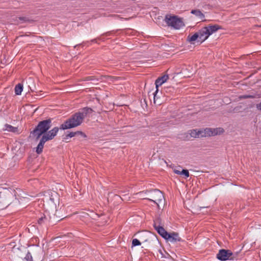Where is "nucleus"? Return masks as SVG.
<instances>
[{"label":"nucleus","mask_w":261,"mask_h":261,"mask_svg":"<svg viewBox=\"0 0 261 261\" xmlns=\"http://www.w3.org/2000/svg\"><path fill=\"white\" fill-rule=\"evenodd\" d=\"M92 110L90 108H84L81 111L75 113L71 118L67 120L61 125V129H66L80 125L88 114Z\"/></svg>","instance_id":"f257e3e1"},{"label":"nucleus","mask_w":261,"mask_h":261,"mask_svg":"<svg viewBox=\"0 0 261 261\" xmlns=\"http://www.w3.org/2000/svg\"><path fill=\"white\" fill-rule=\"evenodd\" d=\"M220 29L218 25H210L204 27L197 33V43L201 44L205 41L210 35Z\"/></svg>","instance_id":"f03ea898"},{"label":"nucleus","mask_w":261,"mask_h":261,"mask_svg":"<svg viewBox=\"0 0 261 261\" xmlns=\"http://www.w3.org/2000/svg\"><path fill=\"white\" fill-rule=\"evenodd\" d=\"M165 20L168 26L176 30L185 26L182 19L175 15H166Z\"/></svg>","instance_id":"7ed1b4c3"},{"label":"nucleus","mask_w":261,"mask_h":261,"mask_svg":"<svg viewBox=\"0 0 261 261\" xmlns=\"http://www.w3.org/2000/svg\"><path fill=\"white\" fill-rule=\"evenodd\" d=\"M51 123V120L50 119L40 121L32 133L37 136V138H39L50 127Z\"/></svg>","instance_id":"20e7f679"},{"label":"nucleus","mask_w":261,"mask_h":261,"mask_svg":"<svg viewBox=\"0 0 261 261\" xmlns=\"http://www.w3.org/2000/svg\"><path fill=\"white\" fill-rule=\"evenodd\" d=\"M224 130L222 127L218 128H206L204 129L199 130L197 132V137H206L220 135L223 133Z\"/></svg>","instance_id":"39448f33"},{"label":"nucleus","mask_w":261,"mask_h":261,"mask_svg":"<svg viewBox=\"0 0 261 261\" xmlns=\"http://www.w3.org/2000/svg\"><path fill=\"white\" fill-rule=\"evenodd\" d=\"M151 199L149 200L155 203L158 206L164 201V195L161 191L159 190H154L151 194Z\"/></svg>","instance_id":"423d86ee"},{"label":"nucleus","mask_w":261,"mask_h":261,"mask_svg":"<svg viewBox=\"0 0 261 261\" xmlns=\"http://www.w3.org/2000/svg\"><path fill=\"white\" fill-rule=\"evenodd\" d=\"M232 252L228 250L221 249L217 254V258L220 260L231 259Z\"/></svg>","instance_id":"0eeeda50"},{"label":"nucleus","mask_w":261,"mask_h":261,"mask_svg":"<svg viewBox=\"0 0 261 261\" xmlns=\"http://www.w3.org/2000/svg\"><path fill=\"white\" fill-rule=\"evenodd\" d=\"M168 79V76L165 75L162 77H159L156 81H155V87H156V91L154 93V102L155 103V98L156 96V94L159 91V87L161 86L163 84H164L165 82L167 81V80Z\"/></svg>","instance_id":"6e6552de"},{"label":"nucleus","mask_w":261,"mask_h":261,"mask_svg":"<svg viewBox=\"0 0 261 261\" xmlns=\"http://www.w3.org/2000/svg\"><path fill=\"white\" fill-rule=\"evenodd\" d=\"M173 172L180 175L182 178H187L189 176V173L188 170L183 169L181 167L178 166L173 169Z\"/></svg>","instance_id":"1a4fd4ad"},{"label":"nucleus","mask_w":261,"mask_h":261,"mask_svg":"<svg viewBox=\"0 0 261 261\" xmlns=\"http://www.w3.org/2000/svg\"><path fill=\"white\" fill-rule=\"evenodd\" d=\"M59 131L57 127L53 128L51 130L43 134L42 137H45L46 141L53 139L57 135Z\"/></svg>","instance_id":"9d476101"},{"label":"nucleus","mask_w":261,"mask_h":261,"mask_svg":"<svg viewBox=\"0 0 261 261\" xmlns=\"http://www.w3.org/2000/svg\"><path fill=\"white\" fill-rule=\"evenodd\" d=\"M205 12L203 10H200L199 9L197 10V23L200 22L205 21L206 20L205 17Z\"/></svg>","instance_id":"9b49d317"},{"label":"nucleus","mask_w":261,"mask_h":261,"mask_svg":"<svg viewBox=\"0 0 261 261\" xmlns=\"http://www.w3.org/2000/svg\"><path fill=\"white\" fill-rule=\"evenodd\" d=\"M154 227L158 232L164 239H166L168 232L165 230V229L159 225H157L155 223L154 225Z\"/></svg>","instance_id":"f8f14e48"},{"label":"nucleus","mask_w":261,"mask_h":261,"mask_svg":"<svg viewBox=\"0 0 261 261\" xmlns=\"http://www.w3.org/2000/svg\"><path fill=\"white\" fill-rule=\"evenodd\" d=\"M46 142V140L45 137H42L40 142L39 143L37 147H36V152L38 154H40L43 150L44 145L45 143Z\"/></svg>","instance_id":"ddd939ff"},{"label":"nucleus","mask_w":261,"mask_h":261,"mask_svg":"<svg viewBox=\"0 0 261 261\" xmlns=\"http://www.w3.org/2000/svg\"><path fill=\"white\" fill-rule=\"evenodd\" d=\"M170 242H175L177 241H179V237L177 233H168L167 236L165 239Z\"/></svg>","instance_id":"4468645a"},{"label":"nucleus","mask_w":261,"mask_h":261,"mask_svg":"<svg viewBox=\"0 0 261 261\" xmlns=\"http://www.w3.org/2000/svg\"><path fill=\"white\" fill-rule=\"evenodd\" d=\"M23 90V85L19 83L15 86V93L16 95H19L21 94Z\"/></svg>","instance_id":"2eb2a0df"},{"label":"nucleus","mask_w":261,"mask_h":261,"mask_svg":"<svg viewBox=\"0 0 261 261\" xmlns=\"http://www.w3.org/2000/svg\"><path fill=\"white\" fill-rule=\"evenodd\" d=\"M17 128L15 127L10 124H6L5 125L4 127L3 128V130H7L11 132H15L16 131Z\"/></svg>","instance_id":"dca6fc26"},{"label":"nucleus","mask_w":261,"mask_h":261,"mask_svg":"<svg viewBox=\"0 0 261 261\" xmlns=\"http://www.w3.org/2000/svg\"><path fill=\"white\" fill-rule=\"evenodd\" d=\"M141 245L140 242L137 239H134L132 241V247L139 246Z\"/></svg>","instance_id":"f3484780"},{"label":"nucleus","mask_w":261,"mask_h":261,"mask_svg":"<svg viewBox=\"0 0 261 261\" xmlns=\"http://www.w3.org/2000/svg\"><path fill=\"white\" fill-rule=\"evenodd\" d=\"M32 257L30 253L28 252L23 259V261H32Z\"/></svg>","instance_id":"a211bd4d"},{"label":"nucleus","mask_w":261,"mask_h":261,"mask_svg":"<svg viewBox=\"0 0 261 261\" xmlns=\"http://www.w3.org/2000/svg\"><path fill=\"white\" fill-rule=\"evenodd\" d=\"M254 96L250 95H244L242 96H240V98H253Z\"/></svg>","instance_id":"6ab92c4d"},{"label":"nucleus","mask_w":261,"mask_h":261,"mask_svg":"<svg viewBox=\"0 0 261 261\" xmlns=\"http://www.w3.org/2000/svg\"><path fill=\"white\" fill-rule=\"evenodd\" d=\"M195 40H196V33L193 34L190 38V41H195Z\"/></svg>","instance_id":"aec40b11"},{"label":"nucleus","mask_w":261,"mask_h":261,"mask_svg":"<svg viewBox=\"0 0 261 261\" xmlns=\"http://www.w3.org/2000/svg\"><path fill=\"white\" fill-rule=\"evenodd\" d=\"M76 133H74V132H71L68 135V136L71 138V137H73L75 136V135L76 134Z\"/></svg>","instance_id":"412c9836"},{"label":"nucleus","mask_w":261,"mask_h":261,"mask_svg":"<svg viewBox=\"0 0 261 261\" xmlns=\"http://www.w3.org/2000/svg\"><path fill=\"white\" fill-rule=\"evenodd\" d=\"M256 108L258 110L261 111V102L256 105Z\"/></svg>","instance_id":"4be33fe9"},{"label":"nucleus","mask_w":261,"mask_h":261,"mask_svg":"<svg viewBox=\"0 0 261 261\" xmlns=\"http://www.w3.org/2000/svg\"><path fill=\"white\" fill-rule=\"evenodd\" d=\"M43 219H44V218H43V217L40 218L38 220V223L40 224H41L43 220Z\"/></svg>","instance_id":"5701e85b"},{"label":"nucleus","mask_w":261,"mask_h":261,"mask_svg":"<svg viewBox=\"0 0 261 261\" xmlns=\"http://www.w3.org/2000/svg\"><path fill=\"white\" fill-rule=\"evenodd\" d=\"M109 79H110L112 81H114V80H116L118 79L117 77H109Z\"/></svg>","instance_id":"b1692460"},{"label":"nucleus","mask_w":261,"mask_h":261,"mask_svg":"<svg viewBox=\"0 0 261 261\" xmlns=\"http://www.w3.org/2000/svg\"><path fill=\"white\" fill-rule=\"evenodd\" d=\"M19 19L20 20H22V21H25V18L24 17H19Z\"/></svg>","instance_id":"393cba45"},{"label":"nucleus","mask_w":261,"mask_h":261,"mask_svg":"<svg viewBox=\"0 0 261 261\" xmlns=\"http://www.w3.org/2000/svg\"><path fill=\"white\" fill-rule=\"evenodd\" d=\"M191 13L194 14H196V10H192Z\"/></svg>","instance_id":"a878e982"},{"label":"nucleus","mask_w":261,"mask_h":261,"mask_svg":"<svg viewBox=\"0 0 261 261\" xmlns=\"http://www.w3.org/2000/svg\"><path fill=\"white\" fill-rule=\"evenodd\" d=\"M2 195H3V193L2 192H1L0 193V197H1Z\"/></svg>","instance_id":"bb28decb"}]
</instances>
